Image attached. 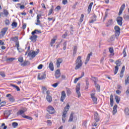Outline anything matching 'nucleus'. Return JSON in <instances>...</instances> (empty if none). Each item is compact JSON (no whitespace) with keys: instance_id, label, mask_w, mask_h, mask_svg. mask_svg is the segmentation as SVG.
Returning a JSON list of instances; mask_svg holds the SVG:
<instances>
[{"instance_id":"f257e3e1","label":"nucleus","mask_w":129,"mask_h":129,"mask_svg":"<svg viewBox=\"0 0 129 129\" xmlns=\"http://www.w3.org/2000/svg\"><path fill=\"white\" fill-rule=\"evenodd\" d=\"M82 66V60H81V56H79L76 61V67L75 68V70H78Z\"/></svg>"},{"instance_id":"f03ea898","label":"nucleus","mask_w":129,"mask_h":129,"mask_svg":"<svg viewBox=\"0 0 129 129\" xmlns=\"http://www.w3.org/2000/svg\"><path fill=\"white\" fill-rule=\"evenodd\" d=\"M115 64L116 66L115 67V70H114V75L117 74L118 71V67L121 65V61L120 60H118L116 61Z\"/></svg>"},{"instance_id":"7ed1b4c3","label":"nucleus","mask_w":129,"mask_h":129,"mask_svg":"<svg viewBox=\"0 0 129 129\" xmlns=\"http://www.w3.org/2000/svg\"><path fill=\"white\" fill-rule=\"evenodd\" d=\"M80 83H78V84L76 86V91L78 95V97L79 98L81 96V93H80Z\"/></svg>"},{"instance_id":"20e7f679","label":"nucleus","mask_w":129,"mask_h":129,"mask_svg":"<svg viewBox=\"0 0 129 129\" xmlns=\"http://www.w3.org/2000/svg\"><path fill=\"white\" fill-rule=\"evenodd\" d=\"M47 111L50 114H53V113H55V109L53 106L49 105L47 108Z\"/></svg>"},{"instance_id":"39448f33","label":"nucleus","mask_w":129,"mask_h":129,"mask_svg":"<svg viewBox=\"0 0 129 129\" xmlns=\"http://www.w3.org/2000/svg\"><path fill=\"white\" fill-rule=\"evenodd\" d=\"M38 52H40V50H37V53H36L34 51L31 50L28 54V56H31L32 58H35L37 54H38Z\"/></svg>"},{"instance_id":"423d86ee","label":"nucleus","mask_w":129,"mask_h":129,"mask_svg":"<svg viewBox=\"0 0 129 129\" xmlns=\"http://www.w3.org/2000/svg\"><path fill=\"white\" fill-rule=\"evenodd\" d=\"M91 97L94 104H97V98L95 96V93L91 94Z\"/></svg>"},{"instance_id":"0eeeda50","label":"nucleus","mask_w":129,"mask_h":129,"mask_svg":"<svg viewBox=\"0 0 129 129\" xmlns=\"http://www.w3.org/2000/svg\"><path fill=\"white\" fill-rule=\"evenodd\" d=\"M27 111V109L26 108H23L22 109L19 110V111L18 112V115H21L23 116V115H25L24 113Z\"/></svg>"},{"instance_id":"6e6552de","label":"nucleus","mask_w":129,"mask_h":129,"mask_svg":"<svg viewBox=\"0 0 129 129\" xmlns=\"http://www.w3.org/2000/svg\"><path fill=\"white\" fill-rule=\"evenodd\" d=\"M45 78H46V74L45 73H43L42 74H38V79H39V80H43V79H45Z\"/></svg>"},{"instance_id":"1a4fd4ad","label":"nucleus","mask_w":129,"mask_h":129,"mask_svg":"<svg viewBox=\"0 0 129 129\" xmlns=\"http://www.w3.org/2000/svg\"><path fill=\"white\" fill-rule=\"evenodd\" d=\"M6 97H9V100L10 102H15V97L12 96L11 94H8L6 95Z\"/></svg>"},{"instance_id":"9d476101","label":"nucleus","mask_w":129,"mask_h":129,"mask_svg":"<svg viewBox=\"0 0 129 129\" xmlns=\"http://www.w3.org/2000/svg\"><path fill=\"white\" fill-rule=\"evenodd\" d=\"M94 116V119L95 121H96V122L99 121L100 119L99 115L98 114V113H97V112H95Z\"/></svg>"},{"instance_id":"9b49d317","label":"nucleus","mask_w":129,"mask_h":129,"mask_svg":"<svg viewBox=\"0 0 129 129\" xmlns=\"http://www.w3.org/2000/svg\"><path fill=\"white\" fill-rule=\"evenodd\" d=\"M42 17V15L41 14H38L37 16V23H35V25L36 26H39V25H41V21H40V19Z\"/></svg>"},{"instance_id":"f8f14e48","label":"nucleus","mask_w":129,"mask_h":129,"mask_svg":"<svg viewBox=\"0 0 129 129\" xmlns=\"http://www.w3.org/2000/svg\"><path fill=\"white\" fill-rule=\"evenodd\" d=\"M117 23L119 26H122V17H118L117 18Z\"/></svg>"},{"instance_id":"ddd939ff","label":"nucleus","mask_w":129,"mask_h":129,"mask_svg":"<svg viewBox=\"0 0 129 129\" xmlns=\"http://www.w3.org/2000/svg\"><path fill=\"white\" fill-rule=\"evenodd\" d=\"M63 62V59L62 58H58L56 60V67L57 68H60V65L61 64V63Z\"/></svg>"},{"instance_id":"4468645a","label":"nucleus","mask_w":129,"mask_h":129,"mask_svg":"<svg viewBox=\"0 0 129 129\" xmlns=\"http://www.w3.org/2000/svg\"><path fill=\"white\" fill-rule=\"evenodd\" d=\"M66 98V93H65V91H63L61 92V96L60 97V101L63 102L64 101V99Z\"/></svg>"},{"instance_id":"2eb2a0df","label":"nucleus","mask_w":129,"mask_h":129,"mask_svg":"<svg viewBox=\"0 0 129 129\" xmlns=\"http://www.w3.org/2000/svg\"><path fill=\"white\" fill-rule=\"evenodd\" d=\"M37 38H38V36H37V35H32L30 37V39L31 40V41L32 42H33V43H35V42H36V41H37Z\"/></svg>"},{"instance_id":"dca6fc26","label":"nucleus","mask_w":129,"mask_h":129,"mask_svg":"<svg viewBox=\"0 0 129 129\" xmlns=\"http://www.w3.org/2000/svg\"><path fill=\"white\" fill-rule=\"evenodd\" d=\"M53 14H54V6L52 5L50 9L48 11V16H51Z\"/></svg>"},{"instance_id":"f3484780","label":"nucleus","mask_w":129,"mask_h":129,"mask_svg":"<svg viewBox=\"0 0 129 129\" xmlns=\"http://www.w3.org/2000/svg\"><path fill=\"white\" fill-rule=\"evenodd\" d=\"M61 75L59 70H57L55 73V76L56 79L59 78Z\"/></svg>"},{"instance_id":"a211bd4d","label":"nucleus","mask_w":129,"mask_h":129,"mask_svg":"<svg viewBox=\"0 0 129 129\" xmlns=\"http://www.w3.org/2000/svg\"><path fill=\"white\" fill-rule=\"evenodd\" d=\"M69 108H70V104L69 103H68L67 104V106L64 107L63 112H65V111H66V114H67V111L69 110Z\"/></svg>"},{"instance_id":"6ab92c4d","label":"nucleus","mask_w":129,"mask_h":129,"mask_svg":"<svg viewBox=\"0 0 129 129\" xmlns=\"http://www.w3.org/2000/svg\"><path fill=\"white\" fill-rule=\"evenodd\" d=\"M48 68L51 70V71H54V65L53 64V62L50 61L49 66Z\"/></svg>"},{"instance_id":"aec40b11","label":"nucleus","mask_w":129,"mask_h":129,"mask_svg":"<svg viewBox=\"0 0 129 129\" xmlns=\"http://www.w3.org/2000/svg\"><path fill=\"white\" fill-rule=\"evenodd\" d=\"M4 115L6 118H8L11 115V112L9 110L4 112Z\"/></svg>"},{"instance_id":"412c9836","label":"nucleus","mask_w":129,"mask_h":129,"mask_svg":"<svg viewBox=\"0 0 129 129\" xmlns=\"http://www.w3.org/2000/svg\"><path fill=\"white\" fill-rule=\"evenodd\" d=\"M62 120L63 123H65V120L66 119V111L62 112Z\"/></svg>"},{"instance_id":"4be33fe9","label":"nucleus","mask_w":129,"mask_h":129,"mask_svg":"<svg viewBox=\"0 0 129 129\" xmlns=\"http://www.w3.org/2000/svg\"><path fill=\"white\" fill-rule=\"evenodd\" d=\"M92 6H93V3L92 2L90 4L88 8V14H90V12H91V8H92Z\"/></svg>"},{"instance_id":"5701e85b","label":"nucleus","mask_w":129,"mask_h":129,"mask_svg":"<svg viewBox=\"0 0 129 129\" xmlns=\"http://www.w3.org/2000/svg\"><path fill=\"white\" fill-rule=\"evenodd\" d=\"M110 104L111 106L112 107L113 106V95L112 94L110 95Z\"/></svg>"},{"instance_id":"b1692460","label":"nucleus","mask_w":129,"mask_h":129,"mask_svg":"<svg viewBox=\"0 0 129 129\" xmlns=\"http://www.w3.org/2000/svg\"><path fill=\"white\" fill-rule=\"evenodd\" d=\"M27 65H30V62L27 60L24 61L21 64V66H23V67L27 66Z\"/></svg>"},{"instance_id":"393cba45","label":"nucleus","mask_w":129,"mask_h":129,"mask_svg":"<svg viewBox=\"0 0 129 129\" xmlns=\"http://www.w3.org/2000/svg\"><path fill=\"white\" fill-rule=\"evenodd\" d=\"M18 40L19 38H18V37H12L11 38V40L13 41V42H15V43H16L17 42L19 41Z\"/></svg>"},{"instance_id":"a878e982","label":"nucleus","mask_w":129,"mask_h":129,"mask_svg":"<svg viewBox=\"0 0 129 129\" xmlns=\"http://www.w3.org/2000/svg\"><path fill=\"white\" fill-rule=\"evenodd\" d=\"M8 31V28H3L2 30L1 31V34L5 36L6 35V32Z\"/></svg>"},{"instance_id":"bb28decb","label":"nucleus","mask_w":129,"mask_h":129,"mask_svg":"<svg viewBox=\"0 0 129 129\" xmlns=\"http://www.w3.org/2000/svg\"><path fill=\"white\" fill-rule=\"evenodd\" d=\"M46 99L49 102H51L52 100V97H51L50 95H47L46 96Z\"/></svg>"},{"instance_id":"cd10ccee","label":"nucleus","mask_w":129,"mask_h":129,"mask_svg":"<svg viewBox=\"0 0 129 129\" xmlns=\"http://www.w3.org/2000/svg\"><path fill=\"white\" fill-rule=\"evenodd\" d=\"M22 117H24V118H26L27 119H29L30 120H32L33 119V118L31 117L25 115H22Z\"/></svg>"},{"instance_id":"c85d7f7f","label":"nucleus","mask_w":129,"mask_h":129,"mask_svg":"<svg viewBox=\"0 0 129 129\" xmlns=\"http://www.w3.org/2000/svg\"><path fill=\"white\" fill-rule=\"evenodd\" d=\"M115 99L116 100V103H117V104H118V103H119V101L120 100V98H119V97H118V96H116L115 97Z\"/></svg>"},{"instance_id":"c756f323","label":"nucleus","mask_w":129,"mask_h":129,"mask_svg":"<svg viewBox=\"0 0 129 129\" xmlns=\"http://www.w3.org/2000/svg\"><path fill=\"white\" fill-rule=\"evenodd\" d=\"M73 114H74V113H73V112H72L70 114V118L69 119V122H71V121H73Z\"/></svg>"},{"instance_id":"7c9ffc66","label":"nucleus","mask_w":129,"mask_h":129,"mask_svg":"<svg viewBox=\"0 0 129 129\" xmlns=\"http://www.w3.org/2000/svg\"><path fill=\"white\" fill-rule=\"evenodd\" d=\"M94 84H95V87L97 89V90H98V91H99V90H100V86H99V85L97 84L96 83V82H95Z\"/></svg>"},{"instance_id":"2f4dec72","label":"nucleus","mask_w":129,"mask_h":129,"mask_svg":"<svg viewBox=\"0 0 129 129\" xmlns=\"http://www.w3.org/2000/svg\"><path fill=\"white\" fill-rule=\"evenodd\" d=\"M55 42H56V38H53L51 40L50 42L51 47H53V45L55 44Z\"/></svg>"},{"instance_id":"473e14b6","label":"nucleus","mask_w":129,"mask_h":129,"mask_svg":"<svg viewBox=\"0 0 129 129\" xmlns=\"http://www.w3.org/2000/svg\"><path fill=\"white\" fill-rule=\"evenodd\" d=\"M77 53V46H75L74 47L73 49V55H76V54Z\"/></svg>"},{"instance_id":"72a5a7b5","label":"nucleus","mask_w":129,"mask_h":129,"mask_svg":"<svg viewBox=\"0 0 129 129\" xmlns=\"http://www.w3.org/2000/svg\"><path fill=\"white\" fill-rule=\"evenodd\" d=\"M92 55V52H90L88 54L86 58L87 61H89V60H90V57H91Z\"/></svg>"},{"instance_id":"f704fd0d","label":"nucleus","mask_w":129,"mask_h":129,"mask_svg":"<svg viewBox=\"0 0 129 129\" xmlns=\"http://www.w3.org/2000/svg\"><path fill=\"white\" fill-rule=\"evenodd\" d=\"M123 19L126 21H129V16L128 15L125 14L123 16Z\"/></svg>"},{"instance_id":"c9c22d12","label":"nucleus","mask_w":129,"mask_h":129,"mask_svg":"<svg viewBox=\"0 0 129 129\" xmlns=\"http://www.w3.org/2000/svg\"><path fill=\"white\" fill-rule=\"evenodd\" d=\"M18 125H19V124L17 122H14L12 123V126L13 127H14V128H16Z\"/></svg>"},{"instance_id":"e433bc0d","label":"nucleus","mask_w":129,"mask_h":129,"mask_svg":"<svg viewBox=\"0 0 129 129\" xmlns=\"http://www.w3.org/2000/svg\"><path fill=\"white\" fill-rule=\"evenodd\" d=\"M114 30L115 32H120V28L117 26H115Z\"/></svg>"},{"instance_id":"4c0bfd02","label":"nucleus","mask_w":129,"mask_h":129,"mask_svg":"<svg viewBox=\"0 0 129 129\" xmlns=\"http://www.w3.org/2000/svg\"><path fill=\"white\" fill-rule=\"evenodd\" d=\"M124 112L126 115H129V109L128 108H125L124 110Z\"/></svg>"},{"instance_id":"58836bf2","label":"nucleus","mask_w":129,"mask_h":129,"mask_svg":"<svg viewBox=\"0 0 129 129\" xmlns=\"http://www.w3.org/2000/svg\"><path fill=\"white\" fill-rule=\"evenodd\" d=\"M109 52L111 54H113V55H114V53H113V52H114L113 47H110V48H109Z\"/></svg>"},{"instance_id":"ea45409f","label":"nucleus","mask_w":129,"mask_h":129,"mask_svg":"<svg viewBox=\"0 0 129 129\" xmlns=\"http://www.w3.org/2000/svg\"><path fill=\"white\" fill-rule=\"evenodd\" d=\"M67 94L68 96H69L71 94V90L69 88H67Z\"/></svg>"},{"instance_id":"a19ab883","label":"nucleus","mask_w":129,"mask_h":129,"mask_svg":"<svg viewBox=\"0 0 129 129\" xmlns=\"http://www.w3.org/2000/svg\"><path fill=\"white\" fill-rule=\"evenodd\" d=\"M125 85H127L129 84V76H128L125 80Z\"/></svg>"},{"instance_id":"79ce46f5","label":"nucleus","mask_w":129,"mask_h":129,"mask_svg":"<svg viewBox=\"0 0 129 129\" xmlns=\"http://www.w3.org/2000/svg\"><path fill=\"white\" fill-rule=\"evenodd\" d=\"M12 27H14V28H17V27L18 26V23L16 22H14L12 23Z\"/></svg>"},{"instance_id":"37998d69","label":"nucleus","mask_w":129,"mask_h":129,"mask_svg":"<svg viewBox=\"0 0 129 129\" xmlns=\"http://www.w3.org/2000/svg\"><path fill=\"white\" fill-rule=\"evenodd\" d=\"M12 86L14 88H16V89L17 90V91H20L21 89H20V88L19 87H18V86H16L15 85H12Z\"/></svg>"},{"instance_id":"c03bdc74","label":"nucleus","mask_w":129,"mask_h":129,"mask_svg":"<svg viewBox=\"0 0 129 129\" xmlns=\"http://www.w3.org/2000/svg\"><path fill=\"white\" fill-rule=\"evenodd\" d=\"M4 14L5 16L8 17V16L9 15V12L7 11V10H4Z\"/></svg>"},{"instance_id":"a18cd8bd","label":"nucleus","mask_w":129,"mask_h":129,"mask_svg":"<svg viewBox=\"0 0 129 129\" xmlns=\"http://www.w3.org/2000/svg\"><path fill=\"white\" fill-rule=\"evenodd\" d=\"M84 18V15L83 14H82L81 15L80 19V23H82L83 22V18Z\"/></svg>"},{"instance_id":"49530a36","label":"nucleus","mask_w":129,"mask_h":129,"mask_svg":"<svg viewBox=\"0 0 129 129\" xmlns=\"http://www.w3.org/2000/svg\"><path fill=\"white\" fill-rule=\"evenodd\" d=\"M63 50H66V46H67V41H65L64 42H63Z\"/></svg>"},{"instance_id":"de8ad7c7","label":"nucleus","mask_w":129,"mask_h":129,"mask_svg":"<svg viewBox=\"0 0 129 129\" xmlns=\"http://www.w3.org/2000/svg\"><path fill=\"white\" fill-rule=\"evenodd\" d=\"M18 61L19 62H20V63H22V62L24 61V58H23V57L18 58Z\"/></svg>"},{"instance_id":"09e8293b","label":"nucleus","mask_w":129,"mask_h":129,"mask_svg":"<svg viewBox=\"0 0 129 129\" xmlns=\"http://www.w3.org/2000/svg\"><path fill=\"white\" fill-rule=\"evenodd\" d=\"M0 75L2 77H6V74H5L4 72H0Z\"/></svg>"},{"instance_id":"8fccbe9b","label":"nucleus","mask_w":129,"mask_h":129,"mask_svg":"<svg viewBox=\"0 0 129 129\" xmlns=\"http://www.w3.org/2000/svg\"><path fill=\"white\" fill-rule=\"evenodd\" d=\"M107 24L108 25H107V27H109V26H110V25L112 24V20H109Z\"/></svg>"},{"instance_id":"3c124183","label":"nucleus","mask_w":129,"mask_h":129,"mask_svg":"<svg viewBox=\"0 0 129 129\" xmlns=\"http://www.w3.org/2000/svg\"><path fill=\"white\" fill-rule=\"evenodd\" d=\"M47 123V125H49V126H51L52 125V121L50 120H48L47 121H46Z\"/></svg>"},{"instance_id":"603ef678","label":"nucleus","mask_w":129,"mask_h":129,"mask_svg":"<svg viewBox=\"0 0 129 129\" xmlns=\"http://www.w3.org/2000/svg\"><path fill=\"white\" fill-rule=\"evenodd\" d=\"M5 24L6 26H9V25H10V20L6 19L5 20Z\"/></svg>"},{"instance_id":"864d4df0","label":"nucleus","mask_w":129,"mask_h":129,"mask_svg":"<svg viewBox=\"0 0 129 129\" xmlns=\"http://www.w3.org/2000/svg\"><path fill=\"white\" fill-rule=\"evenodd\" d=\"M68 36V33L67 32H66L65 33L62 35V37L65 39L66 37Z\"/></svg>"},{"instance_id":"5fc2aeb1","label":"nucleus","mask_w":129,"mask_h":129,"mask_svg":"<svg viewBox=\"0 0 129 129\" xmlns=\"http://www.w3.org/2000/svg\"><path fill=\"white\" fill-rule=\"evenodd\" d=\"M125 7V4H123L121 6L120 10L123 11L124 10V8Z\"/></svg>"},{"instance_id":"6e6d98bb","label":"nucleus","mask_w":129,"mask_h":129,"mask_svg":"<svg viewBox=\"0 0 129 129\" xmlns=\"http://www.w3.org/2000/svg\"><path fill=\"white\" fill-rule=\"evenodd\" d=\"M120 34V32H115V37H116V38H117V37H118V36H119Z\"/></svg>"},{"instance_id":"4d7b16f0","label":"nucleus","mask_w":129,"mask_h":129,"mask_svg":"<svg viewBox=\"0 0 129 129\" xmlns=\"http://www.w3.org/2000/svg\"><path fill=\"white\" fill-rule=\"evenodd\" d=\"M92 80H93V81L94 82V83H95V82H96V81H97V78H96L95 77H92Z\"/></svg>"},{"instance_id":"13d9d810","label":"nucleus","mask_w":129,"mask_h":129,"mask_svg":"<svg viewBox=\"0 0 129 129\" xmlns=\"http://www.w3.org/2000/svg\"><path fill=\"white\" fill-rule=\"evenodd\" d=\"M42 90L43 91V93H45V92H46V91H47V88H46V87H42Z\"/></svg>"},{"instance_id":"bf43d9fd","label":"nucleus","mask_w":129,"mask_h":129,"mask_svg":"<svg viewBox=\"0 0 129 129\" xmlns=\"http://www.w3.org/2000/svg\"><path fill=\"white\" fill-rule=\"evenodd\" d=\"M6 105V102H2L0 103V107H3V106H5Z\"/></svg>"},{"instance_id":"052dcab7","label":"nucleus","mask_w":129,"mask_h":129,"mask_svg":"<svg viewBox=\"0 0 129 129\" xmlns=\"http://www.w3.org/2000/svg\"><path fill=\"white\" fill-rule=\"evenodd\" d=\"M59 84V83H54L52 85V86L53 87H54V88H56V87H57V86H58V85Z\"/></svg>"},{"instance_id":"680f3d73","label":"nucleus","mask_w":129,"mask_h":129,"mask_svg":"<svg viewBox=\"0 0 129 129\" xmlns=\"http://www.w3.org/2000/svg\"><path fill=\"white\" fill-rule=\"evenodd\" d=\"M123 57H126V52L125 51V48L123 50Z\"/></svg>"},{"instance_id":"e2e57ef3","label":"nucleus","mask_w":129,"mask_h":129,"mask_svg":"<svg viewBox=\"0 0 129 129\" xmlns=\"http://www.w3.org/2000/svg\"><path fill=\"white\" fill-rule=\"evenodd\" d=\"M2 127H3V129H7V126H6V124L5 123H2Z\"/></svg>"},{"instance_id":"0e129e2a","label":"nucleus","mask_w":129,"mask_h":129,"mask_svg":"<svg viewBox=\"0 0 129 129\" xmlns=\"http://www.w3.org/2000/svg\"><path fill=\"white\" fill-rule=\"evenodd\" d=\"M62 4L63 5H67V4H68V1L67 0H63Z\"/></svg>"},{"instance_id":"69168bd1","label":"nucleus","mask_w":129,"mask_h":129,"mask_svg":"<svg viewBox=\"0 0 129 129\" xmlns=\"http://www.w3.org/2000/svg\"><path fill=\"white\" fill-rule=\"evenodd\" d=\"M96 15H95V14H94L93 17H92V19L94 20V21H96Z\"/></svg>"},{"instance_id":"338daca9","label":"nucleus","mask_w":129,"mask_h":129,"mask_svg":"<svg viewBox=\"0 0 129 129\" xmlns=\"http://www.w3.org/2000/svg\"><path fill=\"white\" fill-rule=\"evenodd\" d=\"M37 68L39 70H41L43 68V64H40Z\"/></svg>"},{"instance_id":"774afa93","label":"nucleus","mask_w":129,"mask_h":129,"mask_svg":"<svg viewBox=\"0 0 129 129\" xmlns=\"http://www.w3.org/2000/svg\"><path fill=\"white\" fill-rule=\"evenodd\" d=\"M124 69H125V67L124 66H123L122 68V69L121 70L120 73H123L124 72Z\"/></svg>"}]
</instances>
